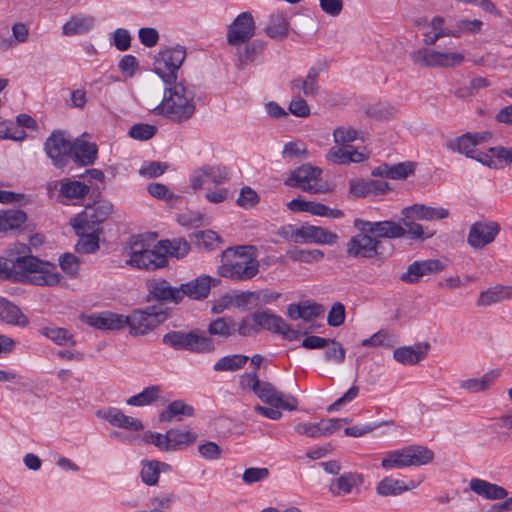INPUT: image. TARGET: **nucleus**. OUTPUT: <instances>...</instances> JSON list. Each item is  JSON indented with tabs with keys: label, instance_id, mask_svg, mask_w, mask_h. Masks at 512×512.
<instances>
[{
	"label": "nucleus",
	"instance_id": "1",
	"mask_svg": "<svg viewBox=\"0 0 512 512\" xmlns=\"http://www.w3.org/2000/svg\"><path fill=\"white\" fill-rule=\"evenodd\" d=\"M28 253L30 248L18 243L7 251V257H0V279L37 286L57 285L62 277L56 265Z\"/></svg>",
	"mask_w": 512,
	"mask_h": 512
},
{
	"label": "nucleus",
	"instance_id": "2",
	"mask_svg": "<svg viewBox=\"0 0 512 512\" xmlns=\"http://www.w3.org/2000/svg\"><path fill=\"white\" fill-rule=\"evenodd\" d=\"M445 19L442 16H435L430 22L431 31L424 33L423 42L426 46H437L436 48L424 47L413 51L410 58L415 65L427 68H453L461 65L466 55L458 51L453 41L447 45L437 42L444 37H451L452 29L444 27Z\"/></svg>",
	"mask_w": 512,
	"mask_h": 512
},
{
	"label": "nucleus",
	"instance_id": "3",
	"mask_svg": "<svg viewBox=\"0 0 512 512\" xmlns=\"http://www.w3.org/2000/svg\"><path fill=\"white\" fill-rule=\"evenodd\" d=\"M196 110L194 95L183 82H172L164 90L161 103L151 111L163 115L175 123H183L192 118Z\"/></svg>",
	"mask_w": 512,
	"mask_h": 512
},
{
	"label": "nucleus",
	"instance_id": "4",
	"mask_svg": "<svg viewBox=\"0 0 512 512\" xmlns=\"http://www.w3.org/2000/svg\"><path fill=\"white\" fill-rule=\"evenodd\" d=\"M256 247L239 246L237 248H228L222 252V260L233 253L234 260L225 262L218 267V274L221 277L236 280L248 281L259 273V261L256 257Z\"/></svg>",
	"mask_w": 512,
	"mask_h": 512
},
{
	"label": "nucleus",
	"instance_id": "5",
	"mask_svg": "<svg viewBox=\"0 0 512 512\" xmlns=\"http://www.w3.org/2000/svg\"><path fill=\"white\" fill-rule=\"evenodd\" d=\"M434 453L424 446L411 445L389 452L381 462L384 469L421 466L433 460Z\"/></svg>",
	"mask_w": 512,
	"mask_h": 512
},
{
	"label": "nucleus",
	"instance_id": "6",
	"mask_svg": "<svg viewBox=\"0 0 512 512\" xmlns=\"http://www.w3.org/2000/svg\"><path fill=\"white\" fill-rule=\"evenodd\" d=\"M162 341L175 350H186L193 353H210L215 348L213 341L201 334L199 330L170 331L163 336Z\"/></svg>",
	"mask_w": 512,
	"mask_h": 512
},
{
	"label": "nucleus",
	"instance_id": "7",
	"mask_svg": "<svg viewBox=\"0 0 512 512\" xmlns=\"http://www.w3.org/2000/svg\"><path fill=\"white\" fill-rule=\"evenodd\" d=\"M322 170L310 164H304L291 172L285 181L287 186L299 187L311 194L326 193L330 191L327 182L321 179Z\"/></svg>",
	"mask_w": 512,
	"mask_h": 512
},
{
	"label": "nucleus",
	"instance_id": "8",
	"mask_svg": "<svg viewBox=\"0 0 512 512\" xmlns=\"http://www.w3.org/2000/svg\"><path fill=\"white\" fill-rule=\"evenodd\" d=\"M185 57L186 50L183 47L163 50L155 57L153 70L165 84L171 85L177 80V71Z\"/></svg>",
	"mask_w": 512,
	"mask_h": 512
},
{
	"label": "nucleus",
	"instance_id": "9",
	"mask_svg": "<svg viewBox=\"0 0 512 512\" xmlns=\"http://www.w3.org/2000/svg\"><path fill=\"white\" fill-rule=\"evenodd\" d=\"M167 314L156 306L144 310H135L130 316H125L126 326L134 336L144 335L163 323Z\"/></svg>",
	"mask_w": 512,
	"mask_h": 512
},
{
	"label": "nucleus",
	"instance_id": "10",
	"mask_svg": "<svg viewBox=\"0 0 512 512\" xmlns=\"http://www.w3.org/2000/svg\"><path fill=\"white\" fill-rule=\"evenodd\" d=\"M113 210V206L109 202L99 201L91 206H87L85 210L71 220V225L76 233H82L81 229H93L95 225L100 224L108 219Z\"/></svg>",
	"mask_w": 512,
	"mask_h": 512
},
{
	"label": "nucleus",
	"instance_id": "11",
	"mask_svg": "<svg viewBox=\"0 0 512 512\" xmlns=\"http://www.w3.org/2000/svg\"><path fill=\"white\" fill-rule=\"evenodd\" d=\"M252 319L260 328L281 334L288 340H297L301 336L300 331L292 329L280 316L269 311H257Z\"/></svg>",
	"mask_w": 512,
	"mask_h": 512
},
{
	"label": "nucleus",
	"instance_id": "12",
	"mask_svg": "<svg viewBox=\"0 0 512 512\" xmlns=\"http://www.w3.org/2000/svg\"><path fill=\"white\" fill-rule=\"evenodd\" d=\"M354 226L360 232L370 233L376 237L381 238H402L406 235V230L399 223L394 221H365L362 219H355Z\"/></svg>",
	"mask_w": 512,
	"mask_h": 512
},
{
	"label": "nucleus",
	"instance_id": "13",
	"mask_svg": "<svg viewBox=\"0 0 512 512\" xmlns=\"http://www.w3.org/2000/svg\"><path fill=\"white\" fill-rule=\"evenodd\" d=\"M72 144L61 131H55L47 138L45 150L55 166L63 167L67 164L73 150Z\"/></svg>",
	"mask_w": 512,
	"mask_h": 512
},
{
	"label": "nucleus",
	"instance_id": "14",
	"mask_svg": "<svg viewBox=\"0 0 512 512\" xmlns=\"http://www.w3.org/2000/svg\"><path fill=\"white\" fill-rule=\"evenodd\" d=\"M255 34V23L249 12H243L229 26L227 41L232 46L248 42Z\"/></svg>",
	"mask_w": 512,
	"mask_h": 512
},
{
	"label": "nucleus",
	"instance_id": "15",
	"mask_svg": "<svg viewBox=\"0 0 512 512\" xmlns=\"http://www.w3.org/2000/svg\"><path fill=\"white\" fill-rule=\"evenodd\" d=\"M260 400L276 408L294 411L297 409V399L292 395H284L271 383L261 382L255 393Z\"/></svg>",
	"mask_w": 512,
	"mask_h": 512
},
{
	"label": "nucleus",
	"instance_id": "16",
	"mask_svg": "<svg viewBox=\"0 0 512 512\" xmlns=\"http://www.w3.org/2000/svg\"><path fill=\"white\" fill-rule=\"evenodd\" d=\"M291 240L295 243H318V244H334L337 240V235L325 228L302 225L300 228L294 229L290 236Z\"/></svg>",
	"mask_w": 512,
	"mask_h": 512
},
{
	"label": "nucleus",
	"instance_id": "17",
	"mask_svg": "<svg viewBox=\"0 0 512 512\" xmlns=\"http://www.w3.org/2000/svg\"><path fill=\"white\" fill-rule=\"evenodd\" d=\"M381 242L370 236V233L361 232L352 237L347 244V253L353 257L373 258L381 254Z\"/></svg>",
	"mask_w": 512,
	"mask_h": 512
},
{
	"label": "nucleus",
	"instance_id": "18",
	"mask_svg": "<svg viewBox=\"0 0 512 512\" xmlns=\"http://www.w3.org/2000/svg\"><path fill=\"white\" fill-rule=\"evenodd\" d=\"M443 269L444 265L439 260L415 261L408 266L407 271L400 276V279L405 283L415 284L422 277L440 272Z\"/></svg>",
	"mask_w": 512,
	"mask_h": 512
},
{
	"label": "nucleus",
	"instance_id": "19",
	"mask_svg": "<svg viewBox=\"0 0 512 512\" xmlns=\"http://www.w3.org/2000/svg\"><path fill=\"white\" fill-rule=\"evenodd\" d=\"M480 138L477 133H466L462 136L449 139L446 142V147L460 154L465 155L475 161H480V150L477 148Z\"/></svg>",
	"mask_w": 512,
	"mask_h": 512
},
{
	"label": "nucleus",
	"instance_id": "20",
	"mask_svg": "<svg viewBox=\"0 0 512 512\" xmlns=\"http://www.w3.org/2000/svg\"><path fill=\"white\" fill-rule=\"evenodd\" d=\"M229 172L225 167L205 166L197 169L191 176V186L194 190L202 189L207 181L222 184L228 178Z\"/></svg>",
	"mask_w": 512,
	"mask_h": 512
},
{
	"label": "nucleus",
	"instance_id": "21",
	"mask_svg": "<svg viewBox=\"0 0 512 512\" xmlns=\"http://www.w3.org/2000/svg\"><path fill=\"white\" fill-rule=\"evenodd\" d=\"M321 69L318 67H311L304 78H295L289 83L290 90L294 94L303 93L306 97H316L320 91L318 78Z\"/></svg>",
	"mask_w": 512,
	"mask_h": 512
},
{
	"label": "nucleus",
	"instance_id": "22",
	"mask_svg": "<svg viewBox=\"0 0 512 512\" xmlns=\"http://www.w3.org/2000/svg\"><path fill=\"white\" fill-rule=\"evenodd\" d=\"M218 282L217 279H213L210 276L202 275L197 277L191 282L184 283L179 287L180 290V301L184 296H188L191 299L200 300L208 296L211 286Z\"/></svg>",
	"mask_w": 512,
	"mask_h": 512
},
{
	"label": "nucleus",
	"instance_id": "23",
	"mask_svg": "<svg viewBox=\"0 0 512 512\" xmlns=\"http://www.w3.org/2000/svg\"><path fill=\"white\" fill-rule=\"evenodd\" d=\"M127 264L153 271L165 267L168 264V259L163 256L157 243L153 249H148L144 254L135 255L134 259L127 260Z\"/></svg>",
	"mask_w": 512,
	"mask_h": 512
},
{
	"label": "nucleus",
	"instance_id": "24",
	"mask_svg": "<svg viewBox=\"0 0 512 512\" xmlns=\"http://www.w3.org/2000/svg\"><path fill=\"white\" fill-rule=\"evenodd\" d=\"M83 319L88 325L101 330H120L126 326L125 316L112 312L89 315Z\"/></svg>",
	"mask_w": 512,
	"mask_h": 512
},
{
	"label": "nucleus",
	"instance_id": "25",
	"mask_svg": "<svg viewBox=\"0 0 512 512\" xmlns=\"http://www.w3.org/2000/svg\"><path fill=\"white\" fill-rule=\"evenodd\" d=\"M97 415L109 422L111 425L131 431H140L143 425L140 420L125 415L117 408H109L104 411H98Z\"/></svg>",
	"mask_w": 512,
	"mask_h": 512
},
{
	"label": "nucleus",
	"instance_id": "26",
	"mask_svg": "<svg viewBox=\"0 0 512 512\" xmlns=\"http://www.w3.org/2000/svg\"><path fill=\"white\" fill-rule=\"evenodd\" d=\"M430 349L427 342L418 343L415 346H403L394 350V359L403 365H415L424 359Z\"/></svg>",
	"mask_w": 512,
	"mask_h": 512
},
{
	"label": "nucleus",
	"instance_id": "27",
	"mask_svg": "<svg viewBox=\"0 0 512 512\" xmlns=\"http://www.w3.org/2000/svg\"><path fill=\"white\" fill-rule=\"evenodd\" d=\"M402 216L415 217L418 220H441L449 216V211L442 207H429L423 204H413L405 207L401 211Z\"/></svg>",
	"mask_w": 512,
	"mask_h": 512
},
{
	"label": "nucleus",
	"instance_id": "28",
	"mask_svg": "<svg viewBox=\"0 0 512 512\" xmlns=\"http://www.w3.org/2000/svg\"><path fill=\"white\" fill-rule=\"evenodd\" d=\"M150 295L156 300L179 303L180 290L179 288L172 287L165 279H153L147 283Z\"/></svg>",
	"mask_w": 512,
	"mask_h": 512
},
{
	"label": "nucleus",
	"instance_id": "29",
	"mask_svg": "<svg viewBox=\"0 0 512 512\" xmlns=\"http://www.w3.org/2000/svg\"><path fill=\"white\" fill-rule=\"evenodd\" d=\"M326 159L334 164L359 163L365 160V155L352 145H344L332 147L328 151Z\"/></svg>",
	"mask_w": 512,
	"mask_h": 512
},
{
	"label": "nucleus",
	"instance_id": "30",
	"mask_svg": "<svg viewBox=\"0 0 512 512\" xmlns=\"http://www.w3.org/2000/svg\"><path fill=\"white\" fill-rule=\"evenodd\" d=\"M70 157L84 166L92 165L97 158L98 148L96 144L81 139H76L73 144Z\"/></svg>",
	"mask_w": 512,
	"mask_h": 512
},
{
	"label": "nucleus",
	"instance_id": "31",
	"mask_svg": "<svg viewBox=\"0 0 512 512\" xmlns=\"http://www.w3.org/2000/svg\"><path fill=\"white\" fill-rule=\"evenodd\" d=\"M364 477L358 473H344L332 482L330 491L333 495L339 496L341 492L344 494H350L354 487L362 485Z\"/></svg>",
	"mask_w": 512,
	"mask_h": 512
},
{
	"label": "nucleus",
	"instance_id": "32",
	"mask_svg": "<svg viewBox=\"0 0 512 512\" xmlns=\"http://www.w3.org/2000/svg\"><path fill=\"white\" fill-rule=\"evenodd\" d=\"M0 320L11 325L25 327L28 318L12 302L0 297Z\"/></svg>",
	"mask_w": 512,
	"mask_h": 512
},
{
	"label": "nucleus",
	"instance_id": "33",
	"mask_svg": "<svg viewBox=\"0 0 512 512\" xmlns=\"http://www.w3.org/2000/svg\"><path fill=\"white\" fill-rule=\"evenodd\" d=\"M507 162L512 163V149H505L501 146L491 147L482 154V165L489 168L499 169Z\"/></svg>",
	"mask_w": 512,
	"mask_h": 512
},
{
	"label": "nucleus",
	"instance_id": "34",
	"mask_svg": "<svg viewBox=\"0 0 512 512\" xmlns=\"http://www.w3.org/2000/svg\"><path fill=\"white\" fill-rule=\"evenodd\" d=\"M158 244L160 251H162V254L166 259L168 256L175 257L177 259L183 258L190 250V245L183 238L160 240Z\"/></svg>",
	"mask_w": 512,
	"mask_h": 512
},
{
	"label": "nucleus",
	"instance_id": "35",
	"mask_svg": "<svg viewBox=\"0 0 512 512\" xmlns=\"http://www.w3.org/2000/svg\"><path fill=\"white\" fill-rule=\"evenodd\" d=\"M487 430L503 440H512V413L492 418L487 425Z\"/></svg>",
	"mask_w": 512,
	"mask_h": 512
},
{
	"label": "nucleus",
	"instance_id": "36",
	"mask_svg": "<svg viewBox=\"0 0 512 512\" xmlns=\"http://www.w3.org/2000/svg\"><path fill=\"white\" fill-rule=\"evenodd\" d=\"M168 432V442L170 444V451H177L184 449L198 439V435L191 431H181L179 429H170Z\"/></svg>",
	"mask_w": 512,
	"mask_h": 512
},
{
	"label": "nucleus",
	"instance_id": "37",
	"mask_svg": "<svg viewBox=\"0 0 512 512\" xmlns=\"http://www.w3.org/2000/svg\"><path fill=\"white\" fill-rule=\"evenodd\" d=\"M94 26V18L92 16H73L63 26V34L73 36L88 32Z\"/></svg>",
	"mask_w": 512,
	"mask_h": 512
},
{
	"label": "nucleus",
	"instance_id": "38",
	"mask_svg": "<svg viewBox=\"0 0 512 512\" xmlns=\"http://www.w3.org/2000/svg\"><path fill=\"white\" fill-rule=\"evenodd\" d=\"M27 220L22 210H6L0 212V231L7 232L18 229Z\"/></svg>",
	"mask_w": 512,
	"mask_h": 512
},
{
	"label": "nucleus",
	"instance_id": "39",
	"mask_svg": "<svg viewBox=\"0 0 512 512\" xmlns=\"http://www.w3.org/2000/svg\"><path fill=\"white\" fill-rule=\"evenodd\" d=\"M208 333L212 336L229 338L236 333V323L232 318H217L210 322Z\"/></svg>",
	"mask_w": 512,
	"mask_h": 512
},
{
	"label": "nucleus",
	"instance_id": "40",
	"mask_svg": "<svg viewBox=\"0 0 512 512\" xmlns=\"http://www.w3.org/2000/svg\"><path fill=\"white\" fill-rule=\"evenodd\" d=\"M265 32L272 39L282 40L288 35V21L282 14L272 15Z\"/></svg>",
	"mask_w": 512,
	"mask_h": 512
},
{
	"label": "nucleus",
	"instance_id": "41",
	"mask_svg": "<svg viewBox=\"0 0 512 512\" xmlns=\"http://www.w3.org/2000/svg\"><path fill=\"white\" fill-rule=\"evenodd\" d=\"M92 229H81L83 233H76L80 236L75 249L79 253H92L99 248V237L96 231Z\"/></svg>",
	"mask_w": 512,
	"mask_h": 512
},
{
	"label": "nucleus",
	"instance_id": "42",
	"mask_svg": "<svg viewBox=\"0 0 512 512\" xmlns=\"http://www.w3.org/2000/svg\"><path fill=\"white\" fill-rule=\"evenodd\" d=\"M512 298V285H496L482 292V305H491Z\"/></svg>",
	"mask_w": 512,
	"mask_h": 512
},
{
	"label": "nucleus",
	"instance_id": "43",
	"mask_svg": "<svg viewBox=\"0 0 512 512\" xmlns=\"http://www.w3.org/2000/svg\"><path fill=\"white\" fill-rule=\"evenodd\" d=\"M194 408L181 400H176L168 405L159 415L160 422H168L177 415L192 416Z\"/></svg>",
	"mask_w": 512,
	"mask_h": 512
},
{
	"label": "nucleus",
	"instance_id": "44",
	"mask_svg": "<svg viewBox=\"0 0 512 512\" xmlns=\"http://www.w3.org/2000/svg\"><path fill=\"white\" fill-rule=\"evenodd\" d=\"M249 360L247 356L244 355H230L220 358L214 364V370L218 372L223 371H237L241 369Z\"/></svg>",
	"mask_w": 512,
	"mask_h": 512
},
{
	"label": "nucleus",
	"instance_id": "45",
	"mask_svg": "<svg viewBox=\"0 0 512 512\" xmlns=\"http://www.w3.org/2000/svg\"><path fill=\"white\" fill-rule=\"evenodd\" d=\"M160 392L161 388L159 386H149L145 388L141 393L131 396L127 400V404L132 406L149 405L158 399Z\"/></svg>",
	"mask_w": 512,
	"mask_h": 512
},
{
	"label": "nucleus",
	"instance_id": "46",
	"mask_svg": "<svg viewBox=\"0 0 512 512\" xmlns=\"http://www.w3.org/2000/svg\"><path fill=\"white\" fill-rule=\"evenodd\" d=\"M376 491L380 496H396L405 492L404 482L385 477L377 484Z\"/></svg>",
	"mask_w": 512,
	"mask_h": 512
},
{
	"label": "nucleus",
	"instance_id": "47",
	"mask_svg": "<svg viewBox=\"0 0 512 512\" xmlns=\"http://www.w3.org/2000/svg\"><path fill=\"white\" fill-rule=\"evenodd\" d=\"M288 255L296 262L313 263L322 260L324 252L319 249L304 250L295 248L289 251Z\"/></svg>",
	"mask_w": 512,
	"mask_h": 512
},
{
	"label": "nucleus",
	"instance_id": "48",
	"mask_svg": "<svg viewBox=\"0 0 512 512\" xmlns=\"http://www.w3.org/2000/svg\"><path fill=\"white\" fill-rule=\"evenodd\" d=\"M160 466L167 468L168 465L159 461H149L143 465L141 478L147 485H154L158 481Z\"/></svg>",
	"mask_w": 512,
	"mask_h": 512
},
{
	"label": "nucleus",
	"instance_id": "49",
	"mask_svg": "<svg viewBox=\"0 0 512 512\" xmlns=\"http://www.w3.org/2000/svg\"><path fill=\"white\" fill-rule=\"evenodd\" d=\"M42 334L59 345H75L72 335L64 328H44Z\"/></svg>",
	"mask_w": 512,
	"mask_h": 512
},
{
	"label": "nucleus",
	"instance_id": "50",
	"mask_svg": "<svg viewBox=\"0 0 512 512\" xmlns=\"http://www.w3.org/2000/svg\"><path fill=\"white\" fill-rule=\"evenodd\" d=\"M60 192L66 198H82L89 192V188L79 181H69L62 184Z\"/></svg>",
	"mask_w": 512,
	"mask_h": 512
},
{
	"label": "nucleus",
	"instance_id": "51",
	"mask_svg": "<svg viewBox=\"0 0 512 512\" xmlns=\"http://www.w3.org/2000/svg\"><path fill=\"white\" fill-rule=\"evenodd\" d=\"M327 345H325V358L327 361H333L337 364H341L345 360L346 351L345 348L336 340L328 339Z\"/></svg>",
	"mask_w": 512,
	"mask_h": 512
},
{
	"label": "nucleus",
	"instance_id": "52",
	"mask_svg": "<svg viewBox=\"0 0 512 512\" xmlns=\"http://www.w3.org/2000/svg\"><path fill=\"white\" fill-rule=\"evenodd\" d=\"M508 491L497 484L482 480V498L488 500H505Z\"/></svg>",
	"mask_w": 512,
	"mask_h": 512
},
{
	"label": "nucleus",
	"instance_id": "53",
	"mask_svg": "<svg viewBox=\"0 0 512 512\" xmlns=\"http://www.w3.org/2000/svg\"><path fill=\"white\" fill-rule=\"evenodd\" d=\"M265 47V43L261 40H255L247 45L243 52H239V68H242L247 61H253Z\"/></svg>",
	"mask_w": 512,
	"mask_h": 512
},
{
	"label": "nucleus",
	"instance_id": "54",
	"mask_svg": "<svg viewBox=\"0 0 512 512\" xmlns=\"http://www.w3.org/2000/svg\"><path fill=\"white\" fill-rule=\"evenodd\" d=\"M415 217H405L402 218L403 226L406 230V234L412 239H421L424 240L426 238H430L433 236V233L425 235L423 226L419 223L414 222Z\"/></svg>",
	"mask_w": 512,
	"mask_h": 512
},
{
	"label": "nucleus",
	"instance_id": "55",
	"mask_svg": "<svg viewBox=\"0 0 512 512\" xmlns=\"http://www.w3.org/2000/svg\"><path fill=\"white\" fill-rule=\"evenodd\" d=\"M357 136V130L349 126H340L333 132L334 142L340 146L350 145L349 143L356 140Z\"/></svg>",
	"mask_w": 512,
	"mask_h": 512
},
{
	"label": "nucleus",
	"instance_id": "56",
	"mask_svg": "<svg viewBox=\"0 0 512 512\" xmlns=\"http://www.w3.org/2000/svg\"><path fill=\"white\" fill-rule=\"evenodd\" d=\"M26 136L24 130L18 128L13 122H0V138L1 139H12V140H23Z\"/></svg>",
	"mask_w": 512,
	"mask_h": 512
},
{
	"label": "nucleus",
	"instance_id": "57",
	"mask_svg": "<svg viewBox=\"0 0 512 512\" xmlns=\"http://www.w3.org/2000/svg\"><path fill=\"white\" fill-rule=\"evenodd\" d=\"M288 110L291 114L300 118H306L311 113L307 101L300 94H295V97L288 106Z\"/></svg>",
	"mask_w": 512,
	"mask_h": 512
},
{
	"label": "nucleus",
	"instance_id": "58",
	"mask_svg": "<svg viewBox=\"0 0 512 512\" xmlns=\"http://www.w3.org/2000/svg\"><path fill=\"white\" fill-rule=\"evenodd\" d=\"M480 30V20H460L457 22L455 29H452L451 37L458 38L463 34L474 33Z\"/></svg>",
	"mask_w": 512,
	"mask_h": 512
},
{
	"label": "nucleus",
	"instance_id": "59",
	"mask_svg": "<svg viewBox=\"0 0 512 512\" xmlns=\"http://www.w3.org/2000/svg\"><path fill=\"white\" fill-rule=\"evenodd\" d=\"M156 127L149 124H136L129 130L130 137L138 140H148L156 134Z\"/></svg>",
	"mask_w": 512,
	"mask_h": 512
},
{
	"label": "nucleus",
	"instance_id": "60",
	"mask_svg": "<svg viewBox=\"0 0 512 512\" xmlns=\"http://www.w3.org/2000/svg\"><path fill=\"white\" fill-rule=\"evenodd\" d=\"M194 237L208 249H215L222 243L221 238L212 230L197 231Z\"/></svg>",
	"mask_w": 512,
	"mask_h": 512
},
{
	"label": "nucleus",
	"instance_id": "61",
	"mask_svg": "<svg viewBox=\"0 0 512 512\" xmlns=\"http://www.w3.org/2000/svg\"><path fill=\"white\" fill-rule=\"evenodd\" d=\"M61 269L70 276H75L79 270L78 258L71 254L65 253L59 258Z\"/></svg>",
	"mask_w": 512,
	"mask_h": 512
},
{
	"label": "nucleus",
	"instance_id": "62",
	"mask_svg": "<svg viewBox=\"0 0 512 512\" xmlns=\"http://www.w3.org/2000/svg\"><path fill=\"white\" fill-rule=\"evenodd\" d=\"M270 472L267 468H248L243 473V481L246 484H253L265 480L269 476Z\"/></svg>",
	"mask_w": 512,
	"mask_h": 512
},
{
	"label": "nucleus",
	"instance_id": "63",
	"mask_svg": "<svg viewBox=\"0 0 512 512\" xmlns=\"http://www.w3.org/2000/svg\"><path fill=\"white\" fill-rule=\"evenodd\" d=\"M345 320V307L342 303L336 302L332 305L328 317L327 322L332 327H338L343 324Z\"/></svg>",
	"mask_w": 512,
	"mask_h": 512
},
{
	"label": "nucleus",
	"instance_id": "64",
	"mask_svg": "<svg viewBox=\"0 0 512 512\" xmlns=\"http://www.w3.org/2000/svg\"><path fill=\"white\" fill-rule=\"evenodd\" d=\"M200 455L207 460H217L220 458L222 449L218 444L212 441H207L200 444L198 447Z\"/></svg>",
	"mask_w": 512,
	"mask_h": 512
}]
</instances>
